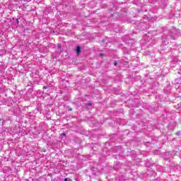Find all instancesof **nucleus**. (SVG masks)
I'll list each match as a JSON object with an SVG mask.
<instances>
[{"label": "nucleus", "mask_w": 181, "mask_h": 181, "mask_svg": "<svg viewBox=\"0 0 181 181\" xmlns=\"http://www.w3.org/2000/svg\"><path fill=\"white\" fill-rule=\"evenodd\" d=\"M80 52H81V47L80 46L76 47L77 54H80Z\"/></svg>", "instance_id": "nucleus-1"}, {"label": "nucleus", "mask_w": 181, "mask_h": 181, "mask_svg": "<svg viewBox=\"0 0 181 181\" xmlns=\"http://www.w3.org/2000/svg\"><path fill=\"white\" fill-rule=\"evenodd\" d=\"M118 64V62H117V61H115V62H114V66H117Z\"/></svg>", "instance_id": "nucleus-2"}, {"label": "nucleus", "mask_w": 181, "mask_h": 181, "mask_svg": "<svg viewBox=\"0 0 181 181\" xmlns=\"http://www.w3.org/2000/svg\"><path fill=\"white\" fill-rule=\"evenodd\" d=\"M43 90H46V88H47V86H43Z\"/></svg>", "instance_id": "nucleus-3"}, {"label": "nucleus", "mask_w": 181, "mask_h": 181, "mask_svg": "<svg viewBox=\"0 0 181 181\" xmlns=\"http://www.w3.org/2000/svg\"><path fill=\"white\" fill-rule=\"evenodd\" d=\"M176 135H180V132H177Z\"/></svg>", "instance_id": "nucleus-4"}, {"label": "nucleus", "mask_w": 181, "mask_h": 181, "mask_svg": "<svg viewBox=\"0 0 181 181\" xmlns=\"http://www.w3.org/2000/svg\"><path fill=\"white\" fill-rule=\"evenodd\" d=\"M62 136H66V134H65V133H63V134H62Z\"/></svg>", "instance_id": "nucleus-5"}, {"label": "nucleus", "mask_w": 181, "mask_h": 181, "mask_svg": "<svg viewBox=\"0 0 181 181\" xmlns=\"http://www.w3.org/2000/svg\"><path fill=\"white\" fill-rule=\"evenodd\" d=\"M68 180V178H65L64 180V181H67Z\"/></svg>", "instance_id": "nucleus-6"}, {"label": "nucleus", "mask_w": 181, "mask_h": 181, "mask_svg": "<svg viewBox=\"0 0 181 181\" xmlns=\"http://www.w3.org/2000/svg\"><path fill=\"white\" fill-rule=\"evenodd\" d=\"M69 111H71V108H69Z\"/></svg>", "instance_id": "nucleus-7"}, {"label": "nucleus", "mask_w": 181, "mask_h": 181, "mask_svg": "<svg viewBox=\"0 0 181 181\" xmlns=\"http://www.w3.org/2000/svg\"><path fill=\"white\" fill-rule=\"evenodd\" d=\"M100 56H103V54H100Z\"/></svg>", "instance_id": "nucleus-8"}]
</instances>
